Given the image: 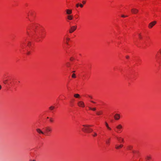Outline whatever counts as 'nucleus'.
I'll list each match as a JSON object with an SVG mask.
<instances>
[{
    "mask_svg": "<svg viewBox=\"0 0 161 161\" xmlns=\"http://www.w3.org/2000/svg\"><path fill=\"white\" fill-rule=\"evenodd\" d=\"M44 134L46 136H49L52 131V128L51 127L47 126L44 128Z\"/></svg>",
    "mask_w": 161,
    "mask_h": 161,
    "instance_id": "obj_1",
    "label": "nucleus"
},
{
    "mask_svg": "<svg viewBox=\"0 0 161 161\" xmlns=\"http://www.w3.org/2000/svg\"><path fill=\"white\" fill-rule=\"evenodd\" d=\"M82 126L84 127L82 128V130L85 132L89 133L90 127L92 126L90 125H83Z\"/></svg>",
    "mask_w": 161,
    "mask_h": 161,
    "instance_id": "obj_2",
    "label": "nucleus"
},
{
    "mask_svg": "<svg viewBox=\"0 0 161 161\" xmlns=\"http://www.w3.org/2000/svg\"><path fill=\"white\" fill-rule=\"evenodd\" d=\"M122 126L121 125H119L116 126V128L117 129V130L115 131L118 133H120L121 132V129L122 128Z\"/></svg>",
    "mask_w": 161,
    "mask_h": 161,
    "instance_id": "obj_3",
    "label": "nucleus"
},
{
    "mask_svg": "<svg viewBox=\"0 0 161 161\" xmlns=\"http://www.w3.org/2000/svg\"><path fill=\"white\" fill-rule=\"evenodd\" d=\"M77 28L76 26H73L71 27L70 29L69 30V32L70 33H72Z\"/></svg>",
    "mask_w": 161,
    "mask_h": 161,
    "instance_id": "obj_4",
    "label": "nucleus"
},
{
    "mask_svg": "<svg viewBox=\"0 0 161 161\" xmlns=\"http://www.w3.org/2000/svg\"><path fill=\"white\" fill-rule=\"evenodd\" d=\"M131 11L132 14H136L138 12L139 10L136 8H133L131 9Z\"/></svg>",
    "mask_w": 161,
    "mask_h": 161,
    "instance_id": "obj_5",
    "label": "nucleus"
},
{
    "mask_svg": "<svg viewBox=\"0 0 161 161\" xmlns=\"http://www.w3.org/2000/svg\"><path fill=\"white\" fill-rule=\"evenodd\" d=\"M77 104L80 107H84L85 104L82 101H80L78 102Z\"/></svg>",
    "mask_w": 161,
    "mask_h": 161,
    "instance_id": "obj_6",
    "label": "nucleus"
},
{
    "mask_svg": "<svg viewBox=\"0 0 161 161\" xmlns=\"http://www.w3.org/2000/svg\"><path fill=\"white\" fill-rule=\"evenodd\" d=\"M156 23V21H154L151 22L149 25L148 27L149 28H151L154 25H155Z\"/></svg>",
    "mask_w": 161,
    "mask_h": 161,
    "instance_id": "obj_7",
    "label": "nucleus"
},
{
    "mask_svg": "<svg viewBox=\"0 0 161 161\" xmlns=\"http://www.w3.org/2000/svg\"><path fill=\"white\" fill-rule=\"evenodd\" d=\"M36 131L39 134H44V132L42 131L40 129H36Z\"/></svg>",
    "mask_w": 161,
    "mask_h": 161,
    "instance_id": "obj_8",
    "label": "nucleus"
},
{
    "mask_svg": "<svg viewBox=\"0 0 161 161\" xmlns=\"http://www.w3.org/2000/svg\"><path fill=\"white\" fill-rule=\"evenodd\" d=\"M120 118V115L119 114H116L114 116V118L116 120H118Z\"/></svg>",
    "mask_w": 161,
    "mask_h": 161,
    "instance_id": "obj_9",
    "label": "nucleus"
},
{
    "mask_svg": "<svg viewBox=\"0 0 161 161\" xmlns=\"http://www.w3.org/2000/svg\"><path fill=\"white\" fill-rule=\"evenodd\" d=\"M66 13L67 14L69 15L72 13V10L69 9H67L66 10Z\"/></svg>",
    "mask_w": 161,
    "mask_h": 161,
    "instance_id": "obj_10",
    "label": "nucleus"
},
{
    "mask_svg": "<svg viewBox=\"0 0 161 161\" xmlns=\"http://www.w3.org/2000/svg\"><path fill=\"white\" fill-rule=\"evenodd\" d=\"M146 159L147 161H151L152 158L150 156L147 155L146 157Z\"/></svg>",
    "mask_w": 161,
    "mask_h": 161,
    "instance_id": "obj_11",
    "label": "nucleus"
},
{
    "mask_svg": "<svg viewBox=\"0 0 161 161\" xmlns=\"http://www.w3.org/2000/svg\"><path fill=\"white\" fill-rule=\"evenodd\" d=\"M67 19H68L69 20H72L73 19V16L72 15H68L67 16Z\"/></svg>",
    "mask_w": 161,
    "mask_h": 161,
    "instance_id": "obj_12",
    "label": "nucleus"
},
{
    "mask_svg": "<svg viewBox=\"0 0 161 161\" xmlns=\"http://www.w3.org/2000/svg\"><path fill=\"white\" fill-rule=\"evenodd\" d=\"M117 139L119 142L121 141L122 142L124 141V139L121 137H117Z\"/></svg>",
    "mask_w": 161,
    "mask_h": 161,
    "instance_id": "obj_13",
    "label": "nucleus"
},
{
    "mask_svg": "<svg viewBox=\"0 0 161 161\" xmlns=\"http://www.w3.org/2000/svg\"><path fill=\"white\" fill-rule=\"evenodd\" d=\"M74 97L76 98H80V96L79 94H75L74 95Z\"/></svg>",
    "mask_w": 161,
    "mask_h": 161,
    "instance_id": "obj_14",
    "label": "nucleus"
},
{
    "mask_svg": "<svg viewBox=\"0 0 161 161\" xmlns=\"http://www.w3.org/2000/svg\"><path fill=\"white\" fill-rule=\"evenodd\" d=\"M105 124L106 126V127H107V128L109 130H111V129L109 126L108 123L106 122L105 123Z\"/></svg>",
    "mask_w": 161,
    "mask_h": 161,
    "instance_id": "obj_15",
    "label": "nucleus"
},
{
    "mask_svg": "<svg viewBox=\"0 0 161 161\" xmlns=\"http://www.w3.org/2000/svg\"><path fill=\"white\" fill-rule=\"evenodd\" d=\"M55 108V107L53 106H51L49 108V109L50 110H53Z\"/></svg>",
    "mask_w": 161,
    "mask_h": 161,
    "instance_id": "obj_16",
    "label": "nucleus"
},
{
    "mask_svg": "<svg viewBox=\"0 0 161 161\" xmlns=\"http://www.w3.org/2000/svg\"><path fill=\"white\" fill-rule=\"evenodd\" d=\"M121 148V147H120V145H115V148L117 149H119V148Z\"/></svg>",
    "mask_w": 161,
    "mask_h": 161,
    "instance_id": "obj_17",
    "label": "nucleus"
},
{
    "mask_svg": "<svg viewBox=\"0 0 161 161\" xmlns=\"http://www.w3.org/2000/svg\"><path fill=\"white\" fill-rule=\"evenodd\" d=\"M47 119H49V120H50V121L51 122H53V119L52 118H49L48 117H47Z\"/></svg>",
    "mask_w": 161,
    "mask_h": 161,
    "instance_id": "obj_18",
    "label": "nucleus"
},
{
    "mask_svg": "<svg viewBox=\"0 0 161 161\" xmlns=\"http://www.w3.org/2000/svg\"><path fill=\"white\" fill-rule=\"evenodd\" d=\"M110 139L109 138L108 140H107L106 141V143L108 145H109V143H110Z\"/></svg>",
    "mask_w": 161,
    "mask_h": 161,
    "instance_id": "obj_19",
    "label": "nucleus"
},
{
    "mask_svg": "<svg viewBox=\"0 0 161 161\" xmlns=\"http://www.w3.org/2000/svg\"><path fill=\"white\" fill-rule=\"evenodd\" d=\"M97 133L95 132H94L93 133V134L92 135V136L93 137H95V136H97Z\"/></svg>",
    "mask_w": 161,
    "mask_h": 161,
    "instance_id": "obj_20",
    "label": "nucleus"
},
{
    "mask_svg": "<svg viewBox=\"0 0 161 161\" xmlns=\"http://www.w3.org/2000/svg\"><path fill=\"white\" fill-rule=\"evenodd\" d=\"M89 108L90 109L94 111L96 110V108H91L89 107Z\"/></svg>",
    "mask_w": 161,
    "mask_h": 161,
    "instance_id": "obj_21",
    "label": "nucleus"
},
{
    "mask_svg": "<svg viewBox=\"0 0 161 161\" xmlns=\"http://www.w3.org/2000/svg\"><path fill=\"white\" fill-rule=\"evenodd\" d=\"M102 111H99L98 112H97V115H99L102 114Z\"/></svg>",
    "mask_w": 161,
    "mask_h": 161,
    "instance_id": "obj_22",
    "label": "nucleus"
},
{
    "mask_svg": "<svg viewBox=\"0 0 161 161\" xmlns=\"http://www.w3.org/2000/svg\"><path fill=\"white\" fill-rule=\"evenodd\" d=\"M72 77L73 78H75L76 76L75 74H73L72 75Z\"/></svg>",
    "mask_w": 161,
    "mask_h": 161,
    "instance_id": "obj_23",
    "label": "nucleus"
},
{
    "mask_svg": "<svg viewBox=\"0 0 161 161\" xmlns=\"http://www.w3.org/2000/svg\"><path fill=\"white\" fill-rule=\"evenodd\" d=\"M7 81H8V80H4L3 82V83L4 84H6L7 83Z\"/></svg>",
    "mask_w": 161,
    "mask_h": 161,
    "instance_id": "obj_24",
    "label": "nucleus"
},
{
    "mask_svg": "<svg viewBox=\"0 0 161 161\" xmlns=\"http://www.w3.org/2000/svg\"><path fill=\"white\" fill-rule=\"evenodd\" d=\"M132 148V147L131 146H129L128 147V149H129V150H131V149Z\"/></svg>",
    "mask_w": 161,
    "mask_h": 161,
    "instance_id": "obj_25",
    "label": "nucleus"
},
{
    "mask_svg": "<svg viewBox=\"0 0 161 161\" xmlns=\"http://www.w3.org/2000/svg\"><path fill=\"white\" fill-rule=\"evenodd\" d=\"M138 36H139V38H140V39H142V37L141 36V35L140 34H138Z\"/></svg>",
    "mask_w": 161,
    "mask_h": 161,
    "instance_id": "obj_26",
    "label": "nucleus"
},
{
    "mask_svg": "<svg viewBox=\"0 0 161 161\" xmlns=\"http://www.w3.org/2000/svg\"><path fill=\"white\" fill-rule=\"evenodd\" d=\"M79 6L81 8H82L83 7V5L82 4H81V3L79 4Z\"/></svg>",
    "mask_w": 161,
    "mask_h": 161,
    "instance_id": "obj_27",
    "label": "nucleus"
},
{
    "mask_svg": "<svg viewBox=\"0 0 161 161\" xmlns=\"http://www.w3.org/2000/svg\"><path fill=\"white\" fill-rule=\"evenodd\" d=\"M90 130H89V133L92 132L93 131V130L92 129L90 128Z\"/></svg>",
    "mask_w": 161,
    "mask_h": 161,
    "instance_id": "obj_28",
    "label": "nucleus"
},
{
    "mask_svg": "<svg viewBox=\"0 0 161 161\" xmlns=\"http://www.w3.org/2000/svg\"><path fill=\"white\" fill-rule=\"evenodd\" d=\"M76 7L78 8L79 6V3H77L76 5Z\"/></svg>",
    "mask_w": 161,
    "mask_h": 161,
    "instance_id": "obj_29",
    "label": "nucleus"
},
{
    "mask_svg": "<svg viewBox=\"0 0 161 161\" xmlns=\"http://www.w3.org/2000/svg\"><path fill=\"white\" fill-rule=\"evenodd\" d=\"M127 16H125L124 15H122L121 16V17H123V18L127 17Z\"/></svg>",
    "mask_w": 161,
    "mask_h": 161,
    "instance_id": "obj_30",
    "label": "nucleus"
},
{
    "mask_svg": "<svg viewBox=\"0 0 161 161\" xmlns=\"http://www.w3.org/2000/svg\"><path fill=\"white\" fill-rule=\"evenodd\" d=\"M66 39L67 41H69L70 40V38H66Z\"/></svg>",
    "mask_w": 161,
    "mask_h": 161,
    "instance_id": "obj_31",
    "label": "nucleus"
},
{
    "mask_svg": "<svg viewBox=\"0 0 161 161\" xmlns=\"http://www.w3.org/2000/svg\"><path fill=\"white\" fill-rule=\"evenodd\" d=\"M82 3L83 4H85L86 3V1H82Z\"/></svg>",
    "mask_w": 161,
    "mask_h": 161,
    "instance_id": "obj_32",
    "label": "nucleus"
},
{
    "mask_svg": "<svg viewBox=\"0 0 161 161\" xmlns=\"http://www.w3.org/2000/svg\"><path fill=\"white\" fill-rule=\"evenodd\" d=\"M31 44V42H29L28 43V46H29Z\"/></svg>",
    "mask_w": 161,
    "mask_h": 161,
    "instance_id": "obj_33",
    "label": "nucleus"
},
{
    "mask_svg": "<svg viewBox=\"0 0 161 161\" xmlns=\"http://www.w3.org/2000/svg\"><path fill=\"white\" fill-rule=\"evenodd\" d=\"M119 145H120V147H121V148L122 147H123V145L122 144H120Z\"/></svg>",
    "mask_w": 161,
    "mask_h": 161,
    "instance_id": "obj_34",
    "label": "nucleus"
},
{
    "mask_svg": "<svg viewBox=\"0 0 161 161\" xmlns=\"http://www.w3.org/2000/svg\"><path fill=\"white\" fill-rule=\"evenodd\" d=\"M88 96H89V97H90L91 99H92V96H90V95Z\"/></svg>",
    "mask_w": 161,
    "mask_h": 161,
    "instance_id": "obj_35",
    "label": "nucleus"
},
{
    "mask_svg": "<svg viewBox=\"0 0 161 161\" xmlns=\"http://www.w3.org/2000/svg\"><path fill=\"white\" fill-rule=\"evenodd\" d=\"M126 58H129V56H127L126 57Z\"/></svg>",
    "mask_w": 161,
    "mask_h": 161,
    "instance_id": "obj_36",
    "label": "nucleus"
},
{
    "mask_svg": "<svg viewBox=\"0 0 161 161\" xmlns=\"http://www.w3.org/2000/svg\"><path fill=\"white\" fill-rule=\"evenodd\" d=\"M91 102H92V103H95L93 101H91Z\"/></svg>",
    "mask_w": 161,
    "mask_h": 161,
    "instance_id": "obj_37",
    "label": "nucleus"
},
{
    "mask_svg": "<svg viewBox=\"0 0 161 161\" xmlns=\"http://www.w3.org/2000/svg\"><path fill=\"white\" fill-rule=\"evenodd\" d=\"M2 88V86L1 85H0V90Z\"/></svg>",
    "mask_w": 161,
    "mask_h": 161,
    "instance_id": "obj_38",
    "label": "nucleus"
},
{
    "mask_svg": "<svg viewBox=\"0 0 161 161\" xmlns=\"http://www.w3.org/2000/svg\"><path fill=\"white\" fill-rule=\"evenodd\" d=\"M30 53V52H27V54H29Z\"/></svg>",
    "mask_w": 161,
    "mask_h": 161,
    "instance_id": "obj_39",
    "label": "nucleus"
},
{
    "mask_svg": "<svg viewBox=\"0 0 161 161\" xmlns=\"http://www.w3.org/2000/svg\"><path fill=\"white\" fill-rule=\"evenodd\" d=\"M73 59L72 58H71L70 59V60H72Z\"/></svg>",
    "mask_w": 161,
    "mask_h": 161,
    "instance_id": "obj_40",
    "label": "nucleus"
},
{
    "mask_svg": "<svg viewBox=\"0 0 161 161\" xmlns=\"http://www.w3.org/2000/svg\"><path fill=\"white\" fill-rule=\"evenodd\" d=\"M159 53H160L161 54V50H159Z\"/></svg>",
    "mask_w": 161,
    "mask_h": 161,
    "instance_id": "obj_41",
    "label": "nucleus"
},
{
    "mask_svg": "<svg viewBox=\"0 0 161 161\" xmlns=\"http://www.w3.org/2000/svg\"><path fill=\"white\" fill-rule=\"evenodd\" d=\"M69 63H68L67 65V66L69 67V65H68Z\"/></svg>",
    "mask_w": 161,
    "mask_h": 161,
    "instance_id": "obj_42",
    "label": "nucleus"
},
{
    "mask_svg": "<svg viewBox=\"0 0 161 161\" xmlns=\"http://www.w3.org/2000/svg\"><path fill=\"white\" fill-rule=\"evenodd\" d=\"M30 161H36V160H31Z\"/></svg>",
    "mask_w": 161,
    "mask_h": 161,
    "instance_id": "obj_43",
    "label": "nucleus"
},
{
    "mask_svg": "<svg viewBox=\"0 0 161 161\" xmlns=\"http://www.w3.org/2000/svg\"><path fill=\"white\" fill-rule=\"evenodd\" d=\"M66 43L67 45H68V42H66Z\"/></svg>",
    "mask_w": 161,
    "mask_h": 161,
    "instance_id": "obj_44",
    "label": "nucleus"
},
{
    "mask_svg": "<svg viewBox=\"0 0 161 161\" xmlns=\"http://www.w3.org/2000/svg\"><path fill=\"white\" fill-rule=\"evenodd\" d=\"M133 153H135V151H133Z\"/></svg>",
    "mask_w": 161,
    "mask_h": 161,
    "instance_id": "obj_45",
    "label": "nucleus"
},
{
    "mask_svg": "<svg viewBox=\"0 0 161 161\" xmlns=\"http://www.w3.org/2000/svg\"><path fill=\"white\" fill-rule=\"evenodd\" d=\"M72 72H75V71H73Z\"/></svg>",
    "mask_w": 161,
    "mask_h": 161,
    "instance_id": "obj_46",
    "label": "nucleus"
}]
</instances>
